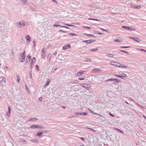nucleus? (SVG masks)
<instances>
[{
  "mask_svg": "<svg viewBox=\"0 0 146 146\" xmlns=\"http://www.w3.org/2000/svg\"><path fill=\"white\" fill-rule=\"evenodd\" d=\"M50 82V80L49 79H48L47 82L45 83V84L43 86L44 88H46L49 84Z\"/></svg>",
  "mask_w": 146,
  "mask_h": 146,
  "instance_id": "obj_16",
  "label": "nucleus"
},
{
  "mask_svg": "<svg viewBox=\"0 0 146 146\" xmlns=\"http://www.w3.org/2000/svg\"><path fill=\"white\" fill-rule=\"evenodd\" d=\"M110 64L112 66H113L117 67H118L119 65V63H117L116 62H110Z\"/></svg>",
  "mask_w": 146,
  "mask_h": 146,
  "instance_id": "obj_14",
  "label": "nucleus"
},
{
  "mask_svg": "<svg viewBox=\"0 0 146 146\" xmlns=\"http://www.w3.org/2000/svg\"><path fill=\"white\" fill-rule=\"evenodd\" d=\"M92 114H94V115H100V116H102V117H103V116L100 115V114H98V113H96L94 112H93V113H92Z\"/></svg>",
  "mask_w": 146,
  "mask_h": 146,
  "instance_id": "obj_56",
  "label": "nucleus"
},
{
  "mask_svg": "<svg viewBox=\"0 0 146 146\" xmlns=\"http://www.w3.org/2000/svg\"><path fill=\"white\" fill-rule=\"evenodd\" d=\"M37 71H39V66L37 65H35Z\"/></svg>",
  "mask_w": 146,
  "mask_h": 146,
  "instance_id": "obj_42",
  "label": "nucleus"
},
{
  "mask_svg": "<svg viewBox=\"0 0 146 146\" xmlns=\"http://www.w3.org/2000/svg\"><path fill=\"white\" fill-rule=\"evenodd\" d=\"M25 38L27 40V42L28 43L29 42H30L31 38L29 35H26L25 36Z\"/></svg>",
  "mask_w": 146,
  "mask_h": 146,
  "instance_id": "obj_15",
  "label": "nucleus"
},
{
  "mask_svg": "<svg viewBox=\"0 0 146 146\" xmlns=\"http://www.w3.org/2000/svg\"><path fill=\"white\" fill-rule=\"evenodd\" d=\"M76 115V116H75L74 115H72L71 116L69 117V118H70L73 117V118H75L77 116L76 115Z\"/></svg>",
  "mask_w": 146,
  "mask_h": 146,
  "instance_id": "obj_54",
  "label": "nucleus"
},
{
  "mask_svg": "<svg viewBox=\"0 0 146 146\" xmlns=\"http://www.w3.org/2000/svg\"><path fill=\"white\" fill-rule=\"evenodd\" d=\"M51 55L50 54H48V55L47 58L48 59V62H50V60L51 59Z\"/></svg>",
  "mask_w": 146,
  "mask_h": 146,
  "instance_id": "obj_25",
  "label": "nucleus"
},
{
  "mask_svg": "<svg viewBox=\"0 0 146 146\" xmlns=\"http://www.w3.org/2000/svg\"><path fill=\"white\" fill-rule=\"evenodd\" d=\"M42 134L43 132L42 131H39L37 132L36 135V136H38V137H40L42 135Z\"/></svg>",
  "mask_w": 146,
  "mask_h": 146,
  "instance_id": "obj_13",
  "label": "nucleus"
},
{
  "mask_svg": "<svg viewBox=\"0 0 146 146\" xmlns=\"http://www.w3.org/2000/svg\"><path fill=\"white\" fill-rule=\"evenodd\" d=\"M101 70L99 69H94L92 70V72L94 73H97L100 72Z\"/></svg>",
  "mask_w": 146,
  "mask_h": 146,
  "instance_id": "obj_18",
  "label": "nucleus"
},
{
  "mask_svg": "<svg viewBox=\"0 0 146 146\" xmlns=\"http://www.w3.org/2000/svg\"><path fill=\"white\" fill-rule=\"evenodd\" d=\"M58 32H61L64 33H66L68 32V31H65L62 30H60Z\"/></svg>",
  "mask_w": 146,
  "mask_h": 146,
  "instance_id": "obj_47",
  "label": "nucleus"
},
{
  "mask_svg": "<svg viewBox=\"0 0 146 146\" xmlns=\"http://www.w3.org/2000/svg\"><path fill=\"white\" fill-rule=\"evenodd\" d=\"M85 72V71L80 70L79 72L76 74V75L77 76H81L82 74H84Z\"/></svg>",
  "mask_w": 146,
  "mask_h": 146,
  "instance_id": "obj_12",
  "label": "nucleus"
},
{
  "mask_svg": "<svg viewBox=\"0 0 146 146\" xmlns=\"http://www.w3.org/2000/svg\"><path fill=\"white\" fill-rule=\"evenodd\" d=\"M79 139H81V140H83V141H85V138L84 137H79Z\"/></svg>",
  "mask_w": 146,
  "mask_h": 146,
  "instance_id": "obj_52",
  "label": "nucleus"
},
{
  "mask_svg": "<svg viewBox=\"0 0 146 146\" xmlns=\"http://www.w3.org/2000/svg\"><path fill=\"white\" fill-rule=\"evenodd\" d=\"M61 26L60 25H57V24H54L53 25V26L54 27H58L60 28V27H61V26Z\"/></svg>",
  "mask_w": 146,
  "mask_h": 146,
  "instance_id": "obj_31",
  "label": "nucleus"
},
{
  "mask_svg": "<svg viewBox=\"0 0 146 146\" xmlns=\"http://www.w3.org/2000/svg\"><path fill=\"white\" fill-rule=\"evenodd\" d=\"M61 27L65 28H67V29H68V27H66V26H61Z\"/></svg>",
  "mask_w": 146,
  "mask_h": 146,
  "instance_id": "obj_63",
  "label": "nucleus"
},
{
  "mask_svg": "<svg viewBox=\"0 0 146 146\" xmlns=\"http://www.w3.org/2000/svg\"><path fill=\"white\" fill-rule=\"evenodd\" d=\"M114 129L115 130H116L117 131H119L120 133H122V134L124 133L120 129H119L115 128V127H114Z\"/></svg>",
  "mask_w": 146,
  "mask_h": 146,
  "instance_id": "obj_23",
  "label": "nucleus"
},
{
  "mask_svg": "<svg viewBox=\"0 0 146 146\" xmlns=\"http://www.w3.org/2000/svg\"><path fill=\"white\" fill-rule=\"evenodd\" d=\"M138 50H140L141 51H144V52H145V50H144V49H141V48H138Z\"/></svg>",
  "mask_w": 146,
  "mask_h": 146,
  "instance_id": "obj_57",
  "label": "nucleus"
},
{
  "mask_svg": "<svg viewBox=\"0 0 146 146\" xmlns=\"http://www.w3.org/2000/svg\"><path fill=\"white\" fill-rule=\"evenodd\" d=\"M56 54H57V52H55L54 53L53 55L56 56Z\"/></svg>",
  "mask_w": 146,
  "mask_h": 146,
  "instance_id": "obj_64",
  "label": "nucleus"
},
{
  "mask_svg": "<svg viewBox=\"0 0 146 146\" xmlns=\"http://www.w3.org/2000/svg\"><path fill=\"white\" fill-rule=\"evenodd\" d=\"M32 77V74H30L29 75V76L28 77V80L29 81H30Z\"/></svg>",
  "mask_w": 146,
  "mask_h": 146,
  "instance_id": "obj_34",
  "label": "nucleus"
},
{
  "mask_svg": "<svg viewBox=\"0 0 146 146\" xmlns=\"http://www.w3.org/2000/svg\"><path fill=\"white\" fill-rule=\"evenodd\" d=\"M101 29L102 30V31H104L105 32H108V31L107 30H106V29H103V28H101Z\"/></svg>",
  "mask_w": 146,
  "mask_h": 146,
  "instance_id": "obj_59",
  "label": "nucleus"
},
{
  "mask_svg": "<svg viewBox=\"0 0 146 146\" xmlns=\"http://www.w3.org/2000/svg\"><path fill=\"white\" fill-rule=\"evenodd\" d=\"M94 33L95 34H97L99 35H103V33H102L100 32L99 31H94Z\"/></svg>",
  "mask_w": 146,
  "mask_h": 146,
  "instance_id": "obj_33",
  "label": "nucleus"
},
{
  "mask_svg": "<svg viewBox=\"0 0 146 146\" xmlns=\"http://www.w3.org/2000/svg\"><path fill=\"white\" fill-rule=\"evenodd\" d=\"M98 48H93L90 50V51L91 52L96 51L98 50Z\"/></svg>",
  "mask_w": 146,
  "mask_h": 146,
  "instance_id": "obj_36",
  "label": "nucleus"
},
{
  "mask_svg": "<svg viewBox=\"0 0 146 146\" xmlns=\"http://www.w3.org/2000/svg\"><path fill=\"white\" fill-rule=\"evenodd\" d=\"M20 57H19V60H20L21 62H24L26 57V55H23L22 54H21L20 55Z\"/></svg>",
  "mask_w": 146,
  "mask_h": 146,
  "instance_id": "obj_7",
  "label": "nucleus"
},
{
  "mask_svg": "<svg viewBox=\"0 0 146 146\" xmlns=\"http://www.w3.org/2000/svg\"><path fill=\"white\" fill-rule=\"evenodd\" d=\"M85 61L86 62H91L92 61V60L90 58H86L85 59Z\"/></svg>",
  "mask_w": 146,
  "mask_h": 146,
  "instance_id": "obj_37",
  "label": "nucleus"
},
{
  "mask_svg": "<svg viewBox=\"0 0 146 146\" xmlns=\"http://www.w3.org/2000/svg\"><path fill=\"white\" fill-rule=\"evenodd\" d=\"M88 111L90 113H93V111L90 109L88 108Z\"/></svg>",
  "mask_w": 146,
  "mask_h": 146,
  "instance_id": "obj_49",
  "label": "nucleus"
},
{
  "mask_svg": "<svg viewBox=\"0 0 146 146\" xmlns=\"http://www.w3.org/2000/svg\"><path fill=\"white\" fill-rule=\"evenodd\" d=\"M88 129L92 130L93 132H96V131L94 129H93L91 128H88Z\"/></svg>",
  "mask_w": 146,
  "mask_h": 146,
  "instance_id": "obj_53",
  "label": "nucleus"
},
{
  "mask_svg": "<svg viewBox=\"0 0 146 146\" xmlns=\"http://www.w3.org/2000/svg\"><path fill=\"white\" fill-rule=\"evenodd\" d=\"M22 2V3L23 5H25L27 1L26 0H20Z\"/></svg>",
  "mask_w": 146,
  "mask_h": 146,
  "instance_id": "obj_35",
  "label": "nucleus"
},
{
  "mask_svg": "<svg viewBox=\"0 0 146 146\" xmlns=\"http://www.w3.org/2000/svg\"><path fill=\"white\" fill-rule=\"evenodd\" d=\"M118 67H120L121 68H126L127 67V66H125L123 64H120L119 63V65Z\"/></svg>",
  "mask_w": 146,
  "mask_h": 146,
  "instance_id": "obj_24",
  "label": "nucleus"
},
{
  "mask_svg": "<svg viewBox=\"0 0 146 146\" xmlns=\"http://www.w3.org/2000/svg\"><path fill=\"white\" fill-rule=\"evenodd\" d=\"M37 119L36 117H30L29 118V121H36L37 120Z\"/></svg>",
  "mask_w": 146,
  "mask_h": 146,
  "instance_id": "obj_20",
  "label": "nucleus"
},
{
  "mask_svg": "<svg viewBox=\"0 0 146 146\" xmlns=\"http://www.w3.org/2000/svg\"><path fill=\"white\" fill-rule=\"evenodd\" d=\"M65 25H66V26H73V25H70V24H65Z\"/></svg>",
  "mask_w": 146,
  "mask_h": 146,
  "instance_id": "obj_60",
  "label": "nucleus"
},
{
  "mask_svg": "<svg viewBox=\"0 0 146 146\" xmlns=\"http://www.w3.org/2000/svg\"><path fill=\"white\" fill-rule=\"evenodd\" d=\"M114 76L123 79L127 76V75L124 73H122L120 75L115 74Z\"/></svg>",
  "mask_w": 146,
  "mask_h": 146,
  "instance_id": "obj_5",
  "label": "nucleus"
},
{
  "mask_svg": "<svg viewBox=\"0 0 146 146\" xmlns=\"http://www.w3.org/2000/svg\"><path fill=\"white\" fill-rule=\"evenodd\" d=\"M17 82H20V78L19 76L17 75Z\"/></svg>",
  "mask_w": 146,
  "mask_h": 146,
  "instance_id": "obj_45",
  "label": "nucleus"
},
{
  "mask_svg": "<svg viewBox=\"0 0 146 146\" xmlns=\"http://www.w3.org/2000/svg\"><path fill=\"white\" fill-rule=\"evenodd\" d=\"M80 86L87 90H89L91 87V85L90 84H87L85 83L80 84Z\"/></svg>",
  "mask_w": 146,
  "mask_h": 146,
  "instance_id": "obj_3",
  "label": "nucleus"
},
{
  "mask_svg": "<svg viewBox=\"0 0 146 146\" xmlns=\"http://www.w3.org/2000/svg\"><path fill=\"white\" fill-rule=\"evenodd\" d=\"M25 50H24L23 51V52L22 53H21V54H22L23 55H26L25 54Z\"/></svg>",
  "mask_w": 146,
  "mask_h": 146,
  "instance_id": "obj_58",
  "label": "nucleus"
},
{
  "mask_svg": "<svg viewBox=\"0 0 146 146\" xmlns=\"http://www.w3.org/2000/svg\"><path fill=\"white\" fill-rule=\"evenodd\" d=\"M17 23L18 24L17 25L18 27L20 28L27 25H26V24L25 23V22L23 21H19Z\"/></svg>",
  "mask_w": 146,
  "mask_h": 146,
  "instance_id": "obj_4",
  "label": "nucleus"
},
{
  "mask_svg": "<svg viewBox=\"0 0 146 146\" xmlns=\"http://www.w3.org/2000/svg\"><path fill=\"white\" fill-rule=\"evenodd\" d=\"M78 79L80 80H83L85 79V78L79 77L78 78Z\"/></svg>",
  "mask_w": 146,
  "mask_h": 146,
  "instance_id": "obj_51",
  "label": "nucleus"
},
{
  "mask_svg": "<svg viewBox=\"0 0 146 146\" xmlns=\"http://www.w3.org/2000/svg\"><path fill=\"white\" fill-rule=\"evenodd\" d=\"M129 27L127 26L123 25L122 26V28L125 29L127 30H128V29L129 28Z\"/></svg>",
  "mask_w": 146,
  "mask_h": 146,
  "instance_id": "obj_26",
  "label": "nucleus"
},
{
  "mask_svg": "<svg viewBox=\"0 0 146 146\" xmlns=\"http://www.w3.org/2000/svg\"><path fill=\"white\" fill-rule=\"evenodd\" d=\"M83 27L85 29H90L91 28L90 27H88L86 26H84Z\"/></svg>",
  "mask_w": 146,
  "mask_h": 146,
  "instance_id": "obj_43",
  "label": "nucleus"
},
{
  "mask_svg": "<svg viewBox=\"0 0 146 146\" xmlns=\"http://www.w3.org/2000/svg\"><path fill=\"white\" fill-rule=\"evenodd\" d=\"M120 51L122 52H125L127 54H129V53L127 51L124 50H120Z\"/></svg>",
  "mask_w": 146,
  "mask_h": 146,
  "instance_id": "obj_46",
  "label": "nucleus"
},
{
  "mask_svg": "<svg viewBox=\"0 0 146 146\" xmlns=\"http://www.w3.org/2000/svg\"><path fill=\"white\" fill-rule=\"evenodd\" d=\"M109 114L110 115V116L112 117H114V116L113 115V114H112L111 112H109Z\"/></svg>",
  "mask_w": 146,
  "mask_h": 146,
  "instance_id": "obj_55",
  "label": "nucleus"
},
{
  "mask_svg": "<svg viewBox=\"0 0 146 146\" xmlns=\"http://www.w3.org/2000/svg\"><path fill=\"white\" fill-rule=\"evenodd\" d=\"M114 41L115 42H121V40H120L118 39H116L114 40Z\"/></svg>",
  "mask_w": 146,
  "mask_h": 146,
  "instance_id": "obj_40",
  "label": "nucleus"
},
{
  "mask_svg": "<svg viewBox=\"0 0 146 146\" xmlns=\"http://www.w3.org/2000/svg\"><path fill=\"white\" fill-rule=\"evenodd\" d=\"M45 52H43L42 54L41 55V58L44 59L45 56Z\"/></svg>",
  "mask_w": 146,
  "mask_h": 146,
  "instance_id": "obj_28",
  "label": "nucleus"
},
{
  "mask_svg": "<svg viewBox=\"0 0 146 146\" xmlns=\"http://www.w3.org/2000/svg\"><path fill=\"white\" fill-rule=\"evenodd\" d=\"M107 56L112 58L113 56L114 55L112 54H107Z\"/></svg>",
  "mask_w": 146,
  "mask_h": 146,
  "instance_id": "obj_38",
  "label": "nucleus"
},
{
  "mask_svg": "<svg viewBox=\"0 0 146 146\" xmlns=\"http://www.w3.org/2000/svg\"><path fill=\"white\" fill-rule=\"evenodd\" d=\"M114 79H108V80H106V82H108V81H114Z\"/></svg>",
  "mask_w": 146,
  "mask_h": 146,
  "instance_id": "obj_50",
  "label": "nucleus"
},
{
  "mask_svg": "<svg viewBox=\"0 0 146 146\" xmlns=\"http://www.w3.org/2000/svg\"><path fill=\"white\" fill-rule=\"evenodd\" d=\"M90 42L91 43H92V42H95L96 41V40H93L92 39H90Z\"/></svg>",
  "mask_w": 146,
  "mask_h": 146,
  "instance_id": "obj_48",
  "label": "nucleus"
},
{
  "mask_svg": "<svg viewBox=\"0 0 146 146\" xmlns=\"http://www.w3.org/2000/svg\"><path fill=\"white\" fill-rule=\"evenodd\" d=\"M133 40L137 42H139L141 41L140 38L138 37H133Z\"/></svg>",
  "mask_w": 146,
  "mask_h": 146,
  "instance_id": "obj_17",
  "label": "nucleus"
},
{
  "mask_svg": "<svg viewBox=\"0 0 146 146\" xmlns=\"http://www.w3.org/2000/svg\"><path fill=\"white\" fill-rule=\"evenodd\" d=\"M131 6L132 8L135 9H140L141 8V6L140 5H137V6H136L133 4H131Z\"/></svg>",
  "mask_w": 146,
  "mask_h": 146,
  "instance_id": "obj_10",
  "label": "nucleus"
},
{
  "mask_svg": "<svg viewBox=\"0 0 146 146\" xmlns=\"http://www.w3.org/2000/svg\"><path fill=\"white\" fill-rule=\"evenodd\" d=\"M6 83V79L4 76L0 77V85L2 86H5Z\"/></svg>",
  "mask_w": 146,
  "mask_h": 146,
  "instance_id": "obj_2",
  "label": "nucleus"
},
{
  "mask_svg": "<svg viewBox=\"0 0 146 146\" xmlns=\"http://www.w3.org/2000/svg\"><path fill=\"white\" fill-rule=\"evenodd\" d=\"M74 114L75 115H76V116H78V115H82L86 116L87 115L88 112H76L74 113Z\"/></svg>",
  "mask_w": 146,
  "mask_h": 146,
  "instance_id": "obj_6",
  "label": "nucleus"
},
{
  "mask_svg": "<svg viewBox=\"0 0 146 146\" xmlns=\"http://www.w3.org/2000/svg\"><path fill=\"white\" fill-rule=\"evenodd\" d=\"M114 81H115L114 82H113V83L116 84L117 83L120 82H121V81L120 80H118L117 79H114Z\"/></svg>",
  "mask_w": 146,
  "mask_h": 146,
  "instance_id": "obj_22",
  "label": "nucleus"
},
{
  "mask_svg": "<svg viewBox=\"0 0 146 146\" xmlns=\"http://www.w3.org/2000/svg\"><path fill=\"white\" fill-rule=\"evenodd\" d=\"M130 47V46H121L120 47V48H128Z\"/></svg>",
  "mask_w": 146,
  "mask_h": 146,
  "instance_id": "obj_44",
  "label": "nucleus"
},
{
  "mask_svg": "<svg viewBox=\"0 0 146 146\" xmlns=\"http://www.w3.org/2000/svg\"><path fill=\"white\" fill-rule=\"evenodd\" d=\"M44 127L40 124L35 125V124H33L30 126V128H31L33 129H34L36 128L41 129H44Z\"/></svg>",
  "mask_w": 146,
  "mask_h": 146,
  "instance_id": "obj_1",
  "label": "nucleus"
},
{
  "mask_svg": "<svg viewBox=\"0 0 146 146\" xmlns=\"http://www.w3.org/2000/svg\"><path fill=\"white\" fill-rule=\"evenodd\" d=\"M31 56H30V55H28L27 56V58L29 59V62H30V60H31Z\"/></svg>",
  "mask_w": 146,
  "mask_h": 146,
  "instance_id": "obj_39",
  "label": "nucleus"
},
{
  "mask_svg": "<svg viewBox=\"0 0 146 146\" xmlns=\"http://www.w3.org/2000/svg\"><path fill=\"white\" fill-rule=\"evenodd\" d=\"M36 60L35 57H34L33 58L31 59V61L30 64V68L31 69L32 68L33 63H34L35 62Z\"/></svg>",
  "mask_w": 146,
  "mask_h": 146,
  "instance_id": "obj_11",
  "label": "nucleus"
},
{
  "mask_svg": "<svg viewBox=\"0 0 146 146\" xmlns=\"http://www.w3.org/2000/svg\"><path fill=\"white\" fill-rule=\"evenodd\" d=\"M31 141L32 142L35 143H37L38 142V141L36 139H32Z\"/></svg>",
  "mask_w": 146,
  "mask_h": 146,
  "instance_id": "obj_27",
  "label": "nucleus"
},
{
  "mask_svg": "<svg viewBox=\"0 0 146 146\" xmlns=\"http://www.w3.org/2000/svg\"><path fill=\"white\" fill-rule=\"evenodd\" d=\"M42 99V97H40L39 98V101H40V102H41Z\"/></svg>",
  "mask_w": 146,
  "mask_h": 146,
  "instance_id": "obj_61",
  "label": "nucleus"
},
{
  "mask_svg": "<svg viewBox=\"0 0 146 146\" xmlns=\"http://www.w3.org/2000/svg\"><path fill=\"white\" fill-rule=\"evenodd\" d=\"M128 29V31H134L135 30V29L134 27H129Z\"/></svg>",
  "mask_w": 146,
  "mask_h": 146,
  "instance_id": "obj_29",
  "label": "nucleus"
},
{
  "mask_svg": "<svg viewBox=\"0 0 146 146\" xmlns=\"http://www.w3.org/2000/svg\"><path fill=\"white\" fill-rule=\"evenodd\" d=\"M83 34L84 35H86L87 36H92L96 38L97 36H94V35H92V34H87L86 33H84Z\"/></svg>",
  "mask_w": 146,
  "mask_h": 146,
  "instance_id": "obj_19",
  "label": "nucleus"
},
{
  "mask_svg": "<svg viewBox=\"0 0 146 146\" xmlns=\"http://www.w3.org/2000/svg\"><path fill=\"white\" fill-rule=\"evenodd\" d=\"M8 111L6 113V115L8 117H9L10 115L11 111V108L10 106H8Z\"/></svg>",
  "mask_w": 146,
  "mask_h": 146,
  "instance_id": "obj_8",
  "label": "nucleus"
},
{
  "mask_svg": "<svg viewBox=\"0 0 146 146\" xmlns=\"http://www.w3.org/2000/svg\"><path fill=\"white\" fill-rule=\"evenodd\" d=\"M88 20H92L96 21H100L99 20V19H96L89 18H88Z\"/></svg>",
  "mask_w": 146,
  "mask_h": 146,
  "instance_id": "obj_30",
  "label": "nucleus"
},
{
  "mask_svg": "<svg viewBox=\"0 0 146 146\" xmlns=\"http://www.w3.org/2000/svg\"><path fill=\"white\" fill-rule=\"evenodd\" d=\"M71 47L70 45L69 44H66L64 45L62 48L63 50H65L70 48Z\"/></svg>",
  "mask_w": 146,
  "mask_h": 146,
  "instance_id": "obj_9",
  "label": "nucleus"
},
{
  "mask_svg": "<svg viewBox=\"0 0 146 146\" xmlns=\"http://www.w3.org/2000/svg\"><path fill=\"white\" fill-rule=\"evenodd\" d=\"M33 46L35 47V40L33 41Z\"/></svg>",
  "mask_w": 146,
  "mask_h": 146,
  "instance_id": "obj_62",
  "label": "nucleus"
},
{
  "mask_svg": "<svg viewBox=\"0 0 146 146\" xmlns=\"http://www.w3.org/2000/svg\"><path fill=\"white\" fill-rule=\"evenodd\" d=\"M82 42H85L87 44H91L90 42V40H83L82 41Z\"/></svg>",
  "mask_w": 146,
  "mask_h": 146,
  "instance_id": "obj_21",
  "label": "nucleus"
},
{
  "mask_svg": "<svg viewBox=\"0 0 146 146\" xmlns=\"http://www.w3.org/2000/svg\"><path fill=\"white\" fill-rule=\"evenodd\" d=\"M20 141L22 142H26V143H25V144H27V142L26 141L25 139H21L20 140Z\"/></svg>",
  "mask_w": 146,
  "mask_h": 146,
  "instance_id": "obj_32",
  "label": "nucleus"
},
{
  "mask_svg": "<svg viewBox=\"0 0 146 146\" xmlns=\"http://www.w3.org/2000/svg\"><path fill=\"white\" fill-rule=\"evenodd\" d=\"M68 35H71V36H77V35L73 33H71L70 34H69Z\"/></svg>",
  "mask_w": 146,
  "mask_h": 146,
  "instance_id": "obj_41",
  "label": "nucleus"
}]
</instances>
